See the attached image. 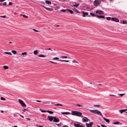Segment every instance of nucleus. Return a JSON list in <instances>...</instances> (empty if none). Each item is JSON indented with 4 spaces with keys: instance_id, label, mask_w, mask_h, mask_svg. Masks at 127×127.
Returning a JSON list of instances; mask_svg holds the SVG:
<instances>
[{
    "instance_id": "1",
    "label": "nucleus",
    "mask_w": 127,
    "mask_h": 127,
    "mask_svg": "<svg viewBox=\"0 0 127 127\" xmlns=\"http://www.w3.org/2000/svg\"><path fill=\"white\" fill-rule=\"evenodd\" d=\"M71 114L73 115H76L79 117H81L82 118L83 117L82 113L79 111H72Z\"/></svg>"
},
{
    "instance_id": "2",
    "label": "nucleus",
    "mask_w": 127,
    "mask_h": 127,
    "mask_svg": "<svg viewBox=\"0 0 127 127\" xmlns=\"http://www.w3.org/2000/svg\"><path fill=\"white\" fill-rule=\"evenodd\" d=\"M101 3V2L98 0H95L94 2V5L95 6L98 5Z\"/></svg>"
},
{
    "instance_id": "3",
    "label": "nucleus",
    "mask_w": 127,
    "mask_h": 127,
    "mask_svg": "<svg viewBox=\"0 0 127 127\" xmlns=\"http://www.w3.org/2000/svg\"><path fill=\"white\" fill-rule=\"evenodd\" d=\"M18 101L21 106L23 107H25L26 106V105L24 103L23 101L20 99H19Z\"/></svg>"
},
{
    "instance_id": "4",
    "label": "nucleus",
    "mask_w": 127,
    "mask_h": 127,
    "mask_svg": "<svg viewBox=\"0 0 127 127\" xmlns=\"http://www.w3.org/2000/svg\"><path fill=\"white\" fill-rule=\"evenodd\" d=\"M104 12L102 10H97L96 11V14H104Z\"/></svg>"
},
{
    "instance_id": "5",
    "label": "nucleus",
    "mask_w": 127,
    "mask_h": 127,
    "mask_svg": "<svg viewBox=\"0 0 127 127\" xmlns=\"http://www.w3.org/2000/svg\"><path fill=\"white\" fill-rule=\"evenodd\" d=\"M42 6L47 10L51 11L53 10V9L52 8L47 7L43 6Z\"/></svg>"
},
{
    "instance_id": "6",
    "label": "nucleus",
    "mask_w": 127,
    "mask_h": 127,
    "mask_svg": "<svg viewBox=\"0 0 127 127\" xmlns=\"http://www.w3.org/2000/svg\"><path fill=\"white\" fill-rule=\"evenodd\" d=\"M93 124V123L91 122H90L89 124L87 123H86L87 127H92Z\"/></svg>"
},
{
    "instance_id": "7",
    "label": "nucleus",
    "mask_w": 127,
    "mask_h": 127,
    "mask_svg": "<svg viewBox=\"0 0 127 127\" xmlns=\"http://www.w3.org/2000/svg\"><path fill=\"white\" fill-rule=\"evenodd\" d=\"M47 117L48 118V120L51 122L53 121L54 118L53 116H48Z\"/></svg>"
},
{
    "instance_id": "8",
    "label": "nucleus",
    "mask_w": 127,
    "mask_h": 127,
    "mask_svg": "<svg viewBox=\"0 0 127 127\" xmlns=\"http://www.w3.org/2000/svg\"><path fill=\"white\" fill-rule=\"evenodd\" d=\"M59 119L55 117H54L53 119V121L54 122L56 123H57L59 121Z\"/></svg>"
},
{
    "instance_id": "9",
    "label": "nucleus",
    "mask_w": 127,
    "mask_h": 127,
    "mask_svg": "<svg viewBox=\"0 0 127 127\" xmlns=\"http://www.w3.org/2000/svg\"><path fill=\"white\" fill-rule=\"evenodd\" d=\"M81 13L84 14V15L83 16V17H85L86 15H87L88 14V12H85L84 11H82Z\"/></svg>"
},
{
    "instance_id": "10",
    "label": "nucleus",
    "mask_w": 127,
    "mask_h": 127,
    "mask_svg": "<svg viewBox=\"0 0 127 127\" xmlns=\"http://www.w3.org/2000/svg\"><path fill=\"white\" fill-rule=\"evenodd\" d=\"M111 20H112L115 21L116 22H118L119 21V20L118 19L113 17L112 18Z\"/></svg>"
},
{
    "instance_id": "11",
    "label": "nucleus",
    "mask_w": 127,
    "mask_h": 127,
    "mask_svg": "<svg viewBox=\"0 0 127 127\" xmlns=\"http://www.w3.org/2000/svg\"><path fill=\"white\" fill-rule=\"evenodd\" d=\"M74 126L75 127H84L83 126L80 125L78 124H74Z\"/></svg>"
},
{
    "instance_id": "12",
    "label": "nucleus",
    "mask_w": 127,
    "mask_h": 127,
    "mask_svg": "<svg viewBox=\"0 0 127 127\" xmlns=\"http://www.w3.org/2000/svg\"><path fill=\"white\" fill-rule=\"evenodd\" d=\"M83 122H87L89 121V119L87 117H84L83 119Z\"/></svg>"
},
{
    "instance_id": "13",
    "label": "nucleus",
    "mask_w": 127,
    "mask_h": 127,
    "mask_svg": "<svg viewBox=\"0 0 127 127\" xmlns=\"http://www.w3.org/2000/svg\"><path fill=\"white\" fill-rule=\"evenodd\" d=\"M97 111V110H90V111L91 112L94 113H96Z\"/></svg>"
},
{
    "instance_id": "14",
    "label": "nucleus",
    "mask_w": 127,
    "mask_h": 127,
    "mask_svg": "<svg viewBox=\"0 0 127 127\" xmlns=\"http://www.w3.org/2000/svg\"><path fill=\"white\" fill-rule=\"evenodd\" d=\"M127 110V109H124L120 110V112L121 113H122L123 112H125Z\"/></svg>"
},
{
    "instance_id": "15",
    "label": "nucleus",
    "mask_w": 127,
    "mask_h": 127,
    "mask_svg": "<svg viewBox=\"0 0 127 127\" xmlns=\"http://www.w3.org/2000/svg\"><path fill=\"white\" fill-rule=\"evenodd\" d=\"M27 52H23L21 53V56H23L24 55H25L26 56H27Z\"/></svg>"
},
{
    "instance_id": "16",
    "label": "nucleus",
    "mask_w": 127,
    "mask_h": 127,
    "mask_svg": "<svg viewBox=\"0 0 127 127\" xmlns=\"http://www.w3.org/2000/svg\"><path fill=\"white\" fill-rule=\"evenodd\" d=\"M104 119L107 123H109L110 122V120L108 119H107L105 118H103Z\"/></svg>"
},
{
    "instance_id": "17",
    "label": "nucleus",
    "mask_w": 127,
    "mask_h": 127,
    "mask_svg": "<svg viewBox=\"0 0 127 127\" xmlns=\"http://www.w3.org/2000/svg\"><path fill=\"white\" fill-rule=\"evenodd\" d=\"M96 113L99 115L102 116V115L101 112L97 110Z\"/></svg>"
},
{
    "instance_id": "18",
    "label": "nucleus",
    "mask_w": 127,
    "mask_h": 127,
    "mask_svg": "<svg viewBox=\"0 0 127 127\" xmlns=\"http://www.w3.org/2000/svg\"><path fill=\"white\" fill-rule=\"evenodd\" d=\"M97 17L100 18H102L105 19V16H97Z\"/></svg>"
},
{
    "instance_id": "19",
    "label": "nucleus",
    "mask_w": 127,
    "mask_h": 127,
    "mask_svg": "<svg viewBox=\"0 0 127 127\" xmlns=\"http://www.w3.org/2000/svg\"><path fill=\"white\" fill-rule=\"evenodd\" d=\"M38 53V51L37 50H36L33 51V54L35 55H36Z\"/></svg>"
},
{
    "instance_id": "20",
    "label": "nucleus",
    "mask_w": 127,
    "mask_h": 127,
    "mask_svg": "<svg viewBox=\"0 0 127 127\" xmlns=\"http://www.w3.org/2000/svg\"><path fill=\"white\" fill-rule=\"evenodd\" d=\"M45 2L46 3L48 4H51V2L49 0H46Z\"/></svg>"
},
{
    "instance_id": "21",
    "label": "nucleus",
    "mask_w": 127,
    "mask_h": 127,
    "mask_svg": "<svg viewBox=\"0 0 127 127\" xmlns=\"http://www.w3.org/2000/svg\"><path fill=\"white\" fill-rule=\"evenodd\" d=\"M73 10L76 12L78 13H80V12L77 11V10L75 8H74L73 9Z\"/></svg>"
},
{
    "instance_id": "22",
    "label": "nucleus",
    "mask_w": 127,
    "mask_h": 127,
    "mask_svg": "<svg viewBox=\"0 0 127 127\" xmlns=\"http://www.w3.org/2000/svg\"><path fill=\"white\" fill-rule=\"evenodd\" d=\"M38 56L39 57H46V56L45 55H43L40 54Z\"/></svg>"
},
{
    "instance_id": "23",
    "label": "nucleus",
    "mask_w": 127,
    "mask_h": 127,
    "mask_svg": "<svg viewBox=\"0 0 127 127\" xmlns=\"http://www.w3.org/2000/svg\"><path fill=\"white\" fill-rule=\"evenodd\" d=\"M3 68L4 69H8V67L7 66L4 65L3 66Z\"/></svg>"
},
{
    "instance_id": "24",
    "label": "nucleus",
    "mask_w": 127,
    "mask_h": 127,
    "mask_svg": "<svg viewBox=\"0 0 127 127\" xmlns=\"http://www.w3.org/2000/svg\"><path fill=\"white\" fill-rule=\"evenodd\" d=\"M90 14L91 15H92V16H97V15L95 14L94 13H90Z\"/></svg>"
},
{
    "instance_id": "25",
    "label": "nucleus",
    "mask_w": 127,
    "mask_h": 127,
    "mask_svg": "<svg viewBox=\"0 0 127 127\" xmlns=\"http://www.w3.org/2000/svg\"><path fill=\"white\" fill-rule=\"evenodd\" d=\"M4 53L10 55H12V53L11 52H5Z\"/></svg>"
},
{
    "instance_id": "26",
    "label": "nucleus",
    "mask_w": 127,
    "mask_h": 127,
    "mask_svg": "<svg viewBox=\"0 0 127 127\" xmlns=\"http://www.w3.org/2000/svg\"><path fill=\"white\" fill-rule=\"evenodd\" d=\"M62 113V114H71V113H70L69 112H63Z\"/></svg>"
},
{
    "instance_id": "27",
    "label": "nucleus",
    "mask_w": 127,
    "mask_h": 127,
    "mask_svg": "<svg viewBox=\"0 0 127 127\" xmlns=\"http://www.w3.org/2000/svg\"><path fill=\"white\" fill-rule=\"evenodd\" d=\"M79 4H80L79 3H78L77 4H75V5H72V6L77 7L79 5Z\"/></svg>"
},
{
    "instance_id": "28",
    "label": "nucleus",
    "mask_w": 127,
    "mask_h": 127,
    "mask_svg": "<svg viewBox=\"0 0 127 127\" xmlns=\"http://www.w3.org/2000/svg\"><path fill=\"white\" fill-rule=\"evenodd\" d=\"M67 10L71 14H73V12L71 10H70L68 9H67Z\"/></svg>"
},
{
    "instance_id": "29",
    "label": "nucleus",
    "mask_w": 127,
    "mask_h": 127,
    "mask_svg": "<svg viewBox=\"0 0 127 127\" xmlns=\"http://www.w3.org/2000/svg\"><path fill=\"white\" fill-rule=\"evenodd\" d=\"M47 112L50 114H53V112L52 111H47Z\"/></svg>"
},
{
    "instance_id": "30",
    "label": "nucleus",
    "mask_w": 127,
    "mask_h": 127,
    "mask_svg": "<svg viewBox=\"0 0 127 127\" xmlns=\"http://www.w3.org/2000/svg\"><path fill=\"white\" fill-rule=\"evenodd\" d=\"M59 61L62 62H68L69 61V60H59Z\"/></svg>"
},
{
    "instance_id": "31",
    "label": "nucleus",
    "mask_w": 127,
    "mask_h": 127,
    "mask_svg": "<svg viewBox=\"0 0 127 127\" xmlns=\"http://www.w3.org/2000/svg\"><path fill=\"white\" fill-rule=\"evenodd\" d=\"M72 62L73 63H76L78 64H79V63L78 62L76 61V60H73L72 61Z\"/></svg>"
},
{
    "instance_id": "32",
    "label": "nucleus",
    "mask_w": 127,
    "mask_h": 127,
    "mask_svg": "<svg viewBox=\"0 0 127 127\" xmlns=\"http://www.w3.org/2000/svg\"><path fill=\"white\" fill-rule=\"evenodd\" d=\"M12 52L14 54H16L17 53V52L14 50H12Z\"/></svg>"
},
{
    "instance_id": "33",
    "label": "nucleus",
    "mask_w": 127,
    "mask_h": 127,
    "mask_svg": "<svg viewBox=\"0 0 127 127\" xmlns=\"http://www.w3.org/2000/svg\"><path fill=\"white\" fill-rule=\"evenodd\" d=\"M55 105L56 106H63V105H62L61 104H55Z\"/></svg>"
},
{
    "instance_id": "34",
    "label": "nucleus",
    "mask_w": 127,
    "mask_h": 127,
    "mask_svg": "<svg viewBox=\"0 0 127 127\" xmlns=\"http://www.w3.org/2000/svg\"><path fill=\"white\" fill-rule=\"evenodd\" d=\"M39 110L40 111H41V112H47V111L42 110L41 109H40Z\"/></svg>"
},
{
    "instance_id": "35",
    "label": "nucleus",
    "mask_w": 127,
    "mask_h": 127,
    "mask_svg": "<svg viewBox=\"0 0 127 127\" xmlns=\"http://www.w3.org/2000/svg\"><path fill=\"white\" fill-rule=\"evenodd\" d=\"M0 99L1 100H5V99L3 97H0Z\"/></svg>"
},
{
    "instance_id": "36",
    "label": "nucleus",
    "mask_w": 127,
    "mask_h": 127,
    "mask_svg": "<svg viewBox=\"0 0 127 127\" xmlns=\"http://www.w3.org/2000/svg\"><path fill=\"white\" fill-rule=\"evenodd\" d=\"M94 107H100V106L99 105H94Z\"/></svg>"
},
{
    "instance_id": "37",
    "label": "nucleus",
    "mask_w": 127,
    "mask_h": 127,
    "mask_svg": "<svg viewBox=\"0 0 127 127\" xmlns=\"http://www.w3.org/2000/svg\"><path fill=\"white\" fill-rule=\"evenodd\" d=\"M125 93H124L123 94H120V96H122L125 95Z\"/></svg>"
},
{
    "instance_id": "38",
    "label": "nucleus",
    "mask_w": 127,
    "mask_h": 127,
    "mask_svg": "<svg viewBox=\"0 0 127 127\" xmlns=\"http://www.w3.org/2000/svg\"><path fill=\"white\" fill-rule=\"evenodd\" d=\"M59 58L58 57L54 58H53V60H58Z\"/></svg>"
},
{
    "instance_id": "39",
    "label": "nucleus",
    "mask_w": 127,
    "mask_h": 127,
    "mask_svg": "<svg viewBox=\"0 0 127 127\" xmlns=\"http://www.w3.org/2000/svg\"><path fill=\"white\" fill-rule=\"evenodd\" d=\"M113 124H119V122H114Z\"/></svg>"
},
{
    "instance_id": "40",
    "label": "nucleus",
    "mask_w": 127,
    "mask_h": 127,
    "mask_svg": "<svg viewBox=\"0 0 127 127\" xmlns=\"http://www.w3.org/2000/svg\"><path fill=\"white\" fill-rule=\"evenodd\" d=\"M107 19L108 20H110L111 19L110 17H107Z\"/></svg>"
},
{
    "instance_id": "41",
    "label": "nucleus",
    "mask_w": 127,
    "mask_h": 127,
    "mask_svg": "<svg viewBox=\"0 0 127 127\" xmlns=\"http://www.w3.org/2000/svg\"><path fill=\"white\" fill-rule=\"evenodd\" d=\"M123 23L124 24H127V22L125 21H123Z\"/></svg>"
},
{
    "instance_id": "42",
    "label": "nucleus",
    "mask_w": 127,
    "mask_h": 127,
    "mask_svg": "<svg viewBox=\"0 0 127 127\" xmlns=\"http://www.w3.org/2000/svg\"><path fill=\"white\" fill-rule=\"evenodd\" d=\"M0 17L3 18H5L6 17V16L4 15L3 16H0Z\"/></svg>"
},
{
    "instance_id": "43",
    "label": "nucleus",
    "mask_w": 127,
    "mask_h": 127,
    "mask_svg": "<svg viewBox=\"0 0 127 127\" xmlns=\"http://www.w3.org/2000/svg\"><path fill=\"white\" fill-rule=\"evenodd\" d=\"M33 30L35 32H39V31L36 30L35 29H33Z\"/></svg>"
},
{
    "instance_id": "44",
    "label": "nucleus",
    "mask_w": 127,
    "mask_h": 127,
    "mask_svg": "<svg viewBox=\"0 0 127 127\" xmlns=\"http://www.w3.org/2000/svg\"><path fill=\"white\" fill-rule=\"evenodd\" d=\"M61 57L62 58H68V57L66 56H61Z\"/></svg>"
},
{
    "instance_id": "45",
    "label": "nucleus",
    "mask_w": 127,
    "mask_h": 127,
    "mask_svg": "<svg viewBox=\"0 0 127 127\" xmlns=\"http://www.w3.org/2000/svg\"><path fill=\"white\" fill-rule=\"evenodd\" d=\"M77 105L79 107H82L83 106L82 105L79 104H77Z\"/></svg>"
},
{
    "instance_id": "46",
    "label": "nucleus",
    "mask_w": 127,
    "mask_h": 127,
    "mask_svg": "<svg viewBox=\"0 0 127 127\" xmlns=\"http://www.w3.org/2000/svg\"><path fill=\"white\" fill-rule=\"evenodd\" d=\"M23 16L24 17L26 18H27L28 17L27 16H26L25 15H23Z\"/></svg>"
},
{
    "instance_id": "47",
    "label": "nucleus",
    "mask_w": 127,
    "mask_h": 127,
    "mask_svg": "<svg viewBox=\"0 0 127 127\" xmlns=\"http://www.w3.org/2000/svg\"><path fill=\"white\" fill-rule=\"evenodd\" d=\"M101 126L102 127H107L106 126H105V125H101Z\"/></svg>"
},
{
    "instance_id": "48",
    "label": "nucleus",
    "mask_w": 127,
    "mask_h": 127,
    "mask_svg": "<svg viewBox=\"0 0 127 127\" xmlns=\"http://www.w3.org/2000/svg\"><path fill=\"white\" fill-rule=\"evenodd\" d=\"M8 4L9 5H11L12 4V3L11 2H9Z\"/></svg>"
},
{
    "instance_id": "49",
    "label": "nucleus",
    "mask_w": 127,
    "mask_h": 127,
    "mask_svg": "<svg viewBox=\"0 0 127 127\" xmlns=\"http://www.w3.org/2000/svg\"><path fill=\"white\" fill-rule=\"evenodd\" d=\"M66 10H60V11H62V12H65L66 11Z\"/></svg>"
},
{
    "instance_id": "50",
    "label": "nucleus",
    "mask_w": 127,
    "mask_h": 127,
    "mask_svg": "<svg viewBox=\"0 0 127 127\" xmlns=\"http://www.w3.org/2000/svg\"><path fill=\"white\" fill-rule=\"evenodd\" d=\"M6 4H7V3L6 2H3V5H6Z\"/></svg>"
},
{
    "instance_id": "51",
    "label": "nucleus",
    "mask_w": 127,
    "mask_h": 127,
    "mask_svg": "<svg viewBox=\"0 0 127 127\" xmlns=\"http://www.w3.org/2000/svg\"><path fill=\"white\" fill-rule=\"evenodd\" d=\"M50 62L52 63H53V64H57L56 63H55V62H53L52 61H50Z\"/></svg>"
},
{
    "instance_id": "52",
    "label": "nucleus",
    "mask_w": 127,
    "mask_h": 127,
    "mask_svg": "<svg viewBox=\"0 0 127 127\" xmlns=\"http://www.w3.org/2000/svg\"><path fill=\"white\" fill-rule=\"evenodd\" d=\"M110 96H116V95H110Z\"/></svg>"
},
{
    "instance_id": "53",
    "label": "nucleus",
    "mask_w": 127,
    "mask_h": 127,
    "mask_svg": "<svg viewBox=\"0 0 127 127\" xmlns=\"http://www.w3.org/2000/svg\"><path fill=\"white\" fill-rule=\"evenodd\" d=\"M19 115H20V116L21 117H22L23 118H24V116H23L22 115H20V114H19Z\"/></svg>"
},
{
    "instance_id": "54",
    "label": "nucleus",
    "mask_w": 127,
    "mask_h": 127,
    "mask_svg": "<svg viewBox=\"0 0 127 127\" xmlns=\"http://www.w3.org/2000/svg\"><path fill=\"white\" fill-rule=\"evenodd\" d=\"M26 119H27L28 120H30V119L29 118H26Z\"/></svg>"
},
{
    "instance_id": "55",
    "label": "nucleus",
    "mask_w": 127,
    "mask_h": 127,
    "mask_svg": "<svg viewBox=\"0 0 127 127\" xmlns=\"http://www.w3.org/2000/svg\"><path fill=\"white\" fill-rule=\"evenodd\" d=\"M98 85H99V86H102V85L101 84H98Z\"/></svg>"
},
{
    "instance_id": "56",
    "label": "nucleus",
    "mask_w": 127,
    "mask_h": 127,
    "mask_svg": "<svg viewBox=\"0 0 127 127\" xmlns=\"http://www.w3.org/2000/svg\"><path fill=\"white\" fill-rule=\"evenodd\" d=\"M36 101L37 102H41V101L38 100H36Z\"/></svg>"
},
{
    "instance_id": "57",
    "label": "nucleus",
    "mask_w": 127,
    "mask_h": 127,
    "mask_svg": "<svg viewBox=\"0 0 127 127\" xmlns=\"http://www.w3.org/2000/svg\"><path fill=\"white\" fill-rule=\"evenodd\" d=\"M13 116H14V117H15L17 115L16 114H14V115Z\"/></svg>"
},
{
    "instance_id": "58",
    "label": "nucleus",
    "mask_w": 127,
    "mask_h": 127,
    "mask_svg": "<svg viewBox=\"0 0 127 127\" xmlns=\"http://www.w3.org/2000/svg\"><path fill=\"white\" fill-rule=\"evenodd\" d=\"M5 0H0V1H4Z\"/></svg>"
},
{
    "instance_id": "59",
    "label": "nucleus",
    "mask_w": 127,
    "mask_h": 127,
    "mask_svg": "<svg viewBox=\"0 0 127 127\" xmlns=\"http://www.w3.org/2000/svg\"><path fill=\"white\" fill-rule=\"evenodd\" d=\"M14 15H16L17 14V13H14Z\"/></svg>"
},
{
    "instance_id": "60",
    "label": "nucleus",
    "mask_w": 127,
    "mask_h": 127,
    "mask_svg": "<svg viewBox=\"0 0 127 127\" xmlns=\"http://www.w3.org/2000/svg\"><path fill=\"white\" fill-rule=\"evenodd\" d=\"M1 113H3V112H4V111H3V110H1Z\"/></svg>"
},
{
    "instance_id": "61",
    "label": "nucleus",
    "mask_w": 127,
    "mask_h": 127,
    "mask_svg": "<svg viewBox=\"0 0 127 127\" xmlns=\"http://www.w3.org/2000/svg\"><path fill=\"white\" fill-rule=\"evenodd\" d=\"M63 127H68L67 126H64Z\"/></svg>"
},
{
    "instance_id": "62",
    "label": "nucleus",
    "mask_w": 127,
    "mask_h": 127,
    "mask_svg": "<svg viewBox=\"0 0 127 127\" xmlns=\"http://www.w3.org/2000/svg\"><path fill=\"white\" fill-rule=\"evenodd\" d=\"M48 50H50L51 49V48H48Z\"/></svg>"
},
{
    "instance_id": "63",
    "label": "nucleus",
    "mask_w": 127,
    "mask_h": 127,
    "mask_svg": "<svg viewBox=\"0 0 127 127\" xmlns=\"http://www.w3.org/2000/svg\"><path fill=\"white\" fill-rule=\"evenodd\" d=\"M17 127V126H14V127Z\"/></svg>"
},
{
    "instance_id": "64",
    "label": "nucleus",
    "mask_w": 127,
    "mask_h": 127,
    "mask_svg": "<svg viewBox=\"0 0 127 127\" xmlns=\"http://www.w3.org/2000/svg\"><path fill=\"white\" fill-rule=\"evenodd\" d=\"M97 127H101L99 126V125H97Z\"/></svg>"
}]
</instances>
